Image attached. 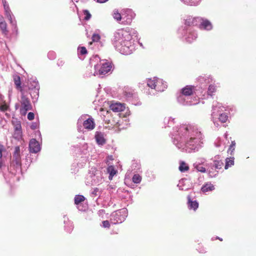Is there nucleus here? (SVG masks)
<instances>
[{"label": "nucleus", "instance_id": "1", "mask_svg": "<svg viewBox=\"0 0 256 256\" xmlns=\"http://www.w3.org/2000/svg\"><path fill=\"white\" fill-rule=\"evenodd\" d=\"M20 103V112L22 116H25L28 111L32 109V106L30 99L24 94H22Z\"/></svg>", "mask_w": 256, "mask_h": 256}, {"label": "nucleus", "instance_id": "2", "mask_svg": "<svg viewBox=\"0 0 256 256\" xmlns=\"http://www.w3.org/2000/svg\"><path fill=\"white\" fill-rule=\"evenodd\" d=\"M94 68L96 70L95 73L96 74H105L110 70L112 66L108 62H105L100 64V65H96Z\"/></svg>", "mask_w": 256, "mask_h": 256}, {"label": "nucleus", "instance_id": "3", "mask_svg": "<svg viewBox=\"0 0 256 256\" xmlns=\"http://www.w3.org/2000/svg\"><path fill=\"white\" fill-rule=\"evenodd\" d=\"M38 86V82L34 80H28L26 83L23 84V88L22 90V94H25L27 92H29L30 94V92L33 90H36Z\"/></svg>", "mask_w": 256, "mask_h": 256}, {"label": "nucleus", "instance_id": "4", "mask_svg": "<svg viewBox=\"0 0 256 256\" xmlns=\"http://www.w3.org/2000/svg\"><path fill=\"white\" fill-rule=\"evenodd\" d=\"M30 152L32 153H37L40 150V146L38 141L34 138L30 140L29 143Z\"/></svg>", "mask_w": 256, "mask_h": 256}, {"label": "nucleus", "instance_id": "5", "mask_svg": "<svg viewBox=\"0 0 256 256\" xmlns=\"http://www.w3.org/2000/svg\"><path fill=\"white\" fill-rule=\"evenodd\" d=\"M196 88L192 86H186L181 90V93L184 96H190L195 92Z\"/></svg>", "mask_w": 256, "mask_h": 256}, {"label": "nucleus", "instance_id": "6", "mask_svg": "<svg viewBox=\"0 0 256 256\" xmlns=\"http://www.w3.org/2000/svg\"><path fill=\"white\" fill-rule=\"evenodd\" d=\"M84 128L88 130H91L95 128V122L92 118H90L85 120L83 122Z\"/></svg>", "mask_w": 256, "mask_h": 256}, {"label": "nucleus", "instance_id": "7", "mask_svg": "<svg viewBox=\"0 0 256 256\" xmlns=\"http://www.w3.org/2000/svg\"><path fill=\"white\" fill-rule=\"evenodd\" d=\"M104 133L100 132H96L94 138L97 144L102 146L106 142V140L104 138Z\"/></svg>", "mask_w": 256, "mask_h": 256}, {"label": "nucleus", "instance_id": "8", "mask_svg": "<svg viewBox=\"0 0 256 256\" xmlns=\"http://www.w3.org/2000/svg\"><path fill=\"white\" fill-rule=\"evenodd\" d=\"M201 22L200 24L199 28L201 30H211L212 28L211 22L208 20L201 18Z\"/></svg>", "mask_w": 256, "mask_h": 256}, {"label": "nucleus", "instance_id": "9", "mask_svg": "<svg viewBox=\"0 0 256 256\" xmlns=\"http://www.w3.org/2000/svg\"><path fill=\"white\" fill-rule=\"evenodd\" d=\"M110 109L114 112H120L124 110L125 106L120 103L112 104L110 106Z\"/></svg>", "mask_w": 256, "mask_h": 256}, {"label": "nucleus", "instance_id": "10", "mask_svg": "<svg viewBox=\"0 0 256 256\" xmlns=\"http://www.w3.org/2000/svg\"><path fill=\"white\" fill-rule=\"evenodd\" d=\"M14 160L15 161L17 165H19L21 162V157L20 154V148L19 146H16L14 148V152L13 154Z\"/></svg>", "mask_w": 256, "mask_h": 256}, {"label": "nucleus", "instance_id": "11", "mask_svg": "<svg viewBox=\"0 0 256 256\" xmlns=\"http://www.w3.org/2000/svg\"><path fill=\"white\" fill-rule=\"evenodd\" d=\"M155 86V90L156 91L162 92L166 88L167 86L162 79L158 78Z\"/></svg>", "mask_w": 256, "mask_h": 256}, {"label": "nucleus", "instance_id": "12", "mask_svg": "<svg viewBox=\"0 0 256 256\" xmlns=\"http://www.w3.org/2000/svg\"><path fill=\"white\" fill-rule=\"evenodd\" d=\"M188 205L189 209L196 210L198 207V203L196 200L192 201L191 200L190 196H188Z\"/></svg>", "mask_w": 256, "mask_h": 256}, {"label": "nucleus", "instance_id": "13", "mask_svg": "<svg viewBox=\"0 0 256 256\" xmlns=\"http://www.w3.org/2000/svg\"><path fill=\"white\" fill-rule=\"evenodd\" d=\"M14 81L16 85V88L22 92V90L23 88V84L21 86L20 76L17 75L14 76Z\"/></svg>", "mask_w": 256, "mask_h": 256}, {"label": "nucleus", "instance_id": "14", "mask_svg": "<svg viewBox=\"0 0 256 256\" xmlns=\"http://www.w3.org/2000/svg\"><path fill=\"white\" fill-rule=\"evenodd\" d=\"M107 172L110 174L108 176L110 180H112L114 176L118 172V171L115 169L113 166H108L107 168Z\"/></svg>", "mask_w": 256, "mask_h": 256}, {"label": "nucleus", "instance_id": "15", "mask_svg": "<svg viewBox=\"0 0 256 256\" xmlns=\"http://www.w3.org/2000/svg\"><path fill=\"white\" fill-rule=\"evenodd\" d=\"M198 18L189 16L186 20L184 24L188 26H195L196 24V22H197V19Z\"/></svg>", "mask_w": 256, "mask_h": 256}, {"label": "nucleus", "instance_id": "16", "mask_svg": "<svg viewBox=\"0 0 256 256\" xmlns=\"http://www.w3.org/2000/svg\"><path fill=\"white\" fill-rule=\"evenodd\" d=\"M198 38V34L195 32H190L186 38V41L189 44H192Z\"/></svg>", "mask_w": 256, "mask_h": 256}, {"label": "nucleus", "instance_id": "17", "mask_svg": "<svg viewBox=\"0 0 256 256\" xmlns=\"http://www.w3.org/2000/svg\"><path fill=\"white\" fill-rule=\"evenodd\" d=\"M2 2L4 7L6 16L8 18H11V12L8 4L6 0H2Z\"/></svg>", "mask_w": 256, "mask_h": 256}, {"label": "nucleus", "instance_id": "18", "mask_svg": "<svg viewBox=\"0 0 256 256\" xmlns=\"http://www.w3.org/2000/svg\"><path fill=\"white\" fill-rule=\"evenodd\" d=\"M157 78H150L147 81V85L150 88L154 89L156 88L155 86L156 84V82L158 80Z\"/></svg>", "mask_w": 256, "mask_h": 256}, {"label": "nucleus", "instance_id": "19", "mask_svg": "<svg viewBox=\"0 0 256 256\" xmlns=\"http://www.w3.org/2000/svg\"><path fill=\"white\" fill-rule=\"evenodd\" d=\"M0 28L3 34H7V24L6 22L2 18H0Z\"/></svg>", "mask_w": 256, "mask_h": 256}, {"label": "nucleus", "instance_id": "20", "mask_svg": "<svg viewBox=\"0 0 256 256\" xmlns=\"http://www.w3.org/2000/svg\"><path fill=\"white\" fill-rule=\"evenodd\" d=\"M234 157L227 158L226 159V164L224 166V168L226 170L228 169L230 167L234 165Z\"/></svg>", "mask_w": 256, "mask_h": 256}, {"label": "nucleus", "instance_id": "21", "mask_svg": "<svg viewBox=\"0 0 256 256\" xmlns=\"http://www.w3.org/2000/svg\"><path fill=\"white\" fill-rule=\"evenodd\" d=\"M188 166L184 162H181L178 168V170L182 172H187L189 170Z\"/></svg>", "mask_w": 256, "mask_h": 256}, {"label": "nucleus", "instance_id": "22", "mask_svg": "<svg viewBox=\"0 0 256 256\" xmlns=\"http://www.w3.org/2000/svg\"><path fill=\"white\" fill-rule=\"evenodd\" d=\"M214 186L210 183L206 184L205 185L203 186L202 188V190L203 192H208L209 191H212L214 190Z\"/></svg>", "mask_w": 256, "mask_h": 256}, {"label": "nucleus", "instance_id": "23", "mask_svg": "<svg viewBox=\"0 0 256 256\" xmlns=\"http://www.w3.org/2000/svg\"><path fill=\"white\" fill-rule=\"evenodd\" d=\"M216 86L214 84H211L209 86L208 90V94L211 96L214 95V94L216 91Z\"/></svg>", "mask_w": 256, "mask_h": 256}, {"label": "nucleus", "instance_id": "24", "mask_svg": "<svg viewBox=\"0 0 256 256\" xmlns=\"http://www.w3.org/2000/svg\"><path fill=\"white\" fill-rule=\"evenodd\" d=\"M193 135L194 136H191L190 138V140L187 142L188 144H189L190 145L192 144V143L194 142V140L196 139V138H200L201 133L200 132L196 130L195 134Z\"/></svg>", "mask_w": 256, "mask_h": 256}, {"label": "nucleus", "instance_id": "25", "mask_svg": "<svg viewBox=\"0 0 256 256\" xmlns=\"http://www.w3.org/2000/svg\"><path fill=\"white\" fill-rule=\"evenodd\" d=\"M12 124L14 126V130H22L21 123L17 119L12 120Z\"/></svg>", "mask_w": 256, "mask_h": 256}, {"label": "nucleus", "instance_id": "26", "mask_svg": "<svg viewBox=\"0 0 256 256\" xmlns=\"http://www.w3.org/2000/svg\"><path fill=\"white\" fill-rule=\"evenodd\" d=\"M85 200V198L82 195H76L74 197V204L76 205L83 202Z\"/></svg>", "mask_w": 256, "mask_h": 256}, {"label": "nucleus", "instance_id": "27", "mask_svg": "<svg viewBox=\"0 0 256 256\" xmlns=\"http://www.w3.org/2000/svg\"><path fill=\"white\" fill-rule=\"evenodd\" d=\"M114 18L117 21H120L122 20L121 14L118 12V10H114L112 14Z\"/></svg>", "mask_w": 256, "mask_h": 256}, {"label": "nucleus", "instance_id": "28", "mask_svg": "<svg viewBox=\"0 0 256 256\" xmlns=\"http://www.w3.org/2000/svg\"><path fill=\"white\" fill-rule=\"evenodd\" d=\"M224 163L221 160H214V166L216 169L220 170L222 168Z\"/></svg>", "mask_w": 256, "mask_h": 256}, {"label": "nucleus", "instance_id": "29", "mask_svg": "<svg viewBox=\"0 0 256 256\" xmlns=\"http://www.w3.org/2000/svg\"><path fill=\"white\" fill-rule=\"evenodd\" d=\"M236 143L235 141H232L230 145V148L228 150V152H230V155H232L234 154V152L235 150Z\"/></svg>", "mask_w": 256, "mask_h": 256}, {"label": "nucleus", "instance_id": "30", "mask_svg": "<svg viewBox=\"0 0 256 256\" xmlns=\"http://www.w3.org/2000/svg\"><path fill=\"white\" fill-rule=\"evenodd\" d=\"M22 130H14V138L20 140L22 138Z\"/></svg>", "mask_w": 256, "mask_h": 256}, {"label": "nucleus", "instance_id": "31", "mask_svg": "<svg viewBox=\"0 0 256 256\" xmlns=\"http://www.w3.org/2000/svg\"><path fill=\"white\" fill-rule=\"evenodd\" d=\"M218 119L221 122H226L228 119V116L226 113H222L220 115Z\"/></svg>", "mask_w": 256, "mask_h": 256}, {"label": "nucleus", "instance_id": "32", "mask_svg": "<svg viewBox=\"0 0 256 256\" xmlns=\"http://www.w3.org/2000/svg\"><path fill=\"white\" fill-rule=\"evenodd\" d=\"M142 180V177L138 174H135L132 177V182L136 184H139Z\"/></svg>", "mask_w": 256, "mask_h": 256}, {"label": "nucleus", "instance_id": "33", "mask_svg": "<svg viewBox=\"0 0 256 256\" xmlns=\"http://www.w3.org/2000/svg\"><path fill=\"white\" fill-rule=\"evenodd\" d=\"M84 14L85 16L84 20H88L91 18V14L88 12V10H85L83 11Z\"/></svg>", "mask_w": 256, "mask_h": 256}, {"label": "nucleus", "instance_id": "34", "mask_svg": "<svg viewBox=\"0 0 256 256\" xmlns=\"http://www.w3.org/2000/svg\"><path fill=\"white\" fill-rule=\"evenodd\" d=\"M100 36L98 34H94L92 36V40L93 42H98L100 40Z\"/></svg>", "mask_w": 256, "mask_h": 256}, {"label": "nucleus", "instance_id": "35", "mask_svg": "<svg viewBox=\"0 0 256 256\" xmlns=\"http://www.w3.org/2000/svg\"><path fill=\"white\" fill-rule=\"evenodd\" d=\"M80 52L82 55L86 54L88 53V51L84 46L80 48Z\"/></svg>", "mask_w": 256, "mask_h": 256}, {"label": "nucleus", "instance_id": "36", "mask_svg": "<svg viewBox=\"0 0 256 256\" xmlns=\"http://www.w3.org/2000/svg\"><path fill=\"white\" fill-rule=\"evenodd\" d=\"M196 169L198 170V171L202 172H206V168L204 166H197L196 167Z\"/></svg>", "mask_w": 256, "mask_h": 256}, {"label": "nucleus", "instance_id": "37", "mask_svg": "<svg viewBox=\"0 0 256 256\" xmlns=\"http://www.w3.org/2000/svg\"><path fill=\"white\" fill-rule=\"evenodd\" d=\"M8 108V106L6 104H2L0 106V110L2 112H6Z\"/></svg>", "mask_w": 256, "mask_h": 256}, {"label": "nucleus", "instance_id": "38", "mask_svg": "<svg viewBox=\"0 0 256 256\" xmlns=\"http://www.w3.org/2000/svg\"><path fill=\"white\" fill-rule=\"evenodd\" d=\"M106 122L108 124H110L112 126H115L118 122H116L114 120V118H112L110 120H106Z\"/></svg>", "mask_w": 256, "mask_h": 256}, {"label": "nucleus", "instance_id": "39", "mask_svg": "<svg viewBox=\"0 0 256 256\" xmlns=\"http://www.w3.org/2000/svg\"><path fill=\"white\" fill-rule=\"evenodd\" d=\"M184 128L186 131H188L190 129V130H192L193 132H194V126H192L191 125L184 126Z\"/></svg>", "mask_w": 256, "mask_h": 256}, {"label": "nucleus", "instance_id": "40", "mask_svg": "<svg viewBox=\"0 0 256 256\" xmlns=\"http://www.w3.org/2000/svg\"><path fill=\"white\" fill-rule=\"evenodd\" d=\"M34 118V114L32 112H30L28 114V118L30 120H32Z\"/></svg>", "mask_w": 256, "mask_h": 256}, {"label": "nucleus", "instance_id": "41", "mask_svg": "<svg viewBox=\"0 0 256 256\" xmlns=\"http://www.w3.org/2000/svg\"><path fill=\"white\" fill-rule=\"evenodd\" d=\"M102 226L106 228H109L110 227V224L108 220H104L102 222Z\"/></svg>", "mask_w": 256, "mask_h": 256}, {"label": "nucleus", "instance_id": "42", "mask_svg": "<svg viewBox=\"0 0 256 256\" xmlns=\"http://www.w3.org/2000/svg\"><path fill=\"white\" fill-rule=\"evenodd\" d=\"M4 146L3 145H0V159L2 157V152L4 150Z\"/></svg>", "mask_w": 256, "mask_h": 256}, {"label": "nucleus", "instance_id": "43", "mask_svg": "<svg viewBox=\"0 0 256 256\" xmlns=\"http://www.w3.org/2000/svg\"><path fill=\"white\" fill-rule=\"evenodd\" d=\"M121 216L120 212H118L116 214L115 216L117 218L118 216Z\"/></svg>", "mask_w": 256, "mask_h": 256}, {"label": "nucleus", "instance_id": "44", "mask_svg": "<svg viewBox=\"0 0 256 256\" xmlns=\"http://www.w3.org/2000/svg\"><path fill=\"white\" fill-rule=\"evenodd\" d=\"M122 222V220L121 219H119V220H116V222H114V224L116 223H121Z\"/></svg>", "mask_w": 256, "mask_h": 256}, {"label": "nucleus", "instance_id": "45", "mask_svg": "<svg viewBox=\"0 0 256 256\" xmlns=\"http://www.w3.org/2000/svg\"><path fill=\"white\" fill-rule=\"evenodd\" d=\"M30 127H31V128L32 130H34L36 128V127L34 126H32Z\"/></svg>", "mask_w": 256, "mask_h": 256}, {"label": "nucleus", "instance_id": "46", "mask_svg": "<svg viewBox=\"0 0 256 256\" xmlns=\"http://www.w3.org/2000/svg\"><path fill=\"white\" fill-rule=\"evenodd\" d=\"M2 162L0 161V168H2Z\"/></svg>", "mask_w": 256, "mask_h": 256}, {"label": "nucleus", "instance_id": "47", "mask_svg": "<svg viewBox=\"0 0 256 256\" xmlns=\"http://www.w3.org/2000/svg\"><path fill=\"white\" fill-rule=\"evenodd\" d=\"M127 12H131V10H127Z\"/></svg>", "mask_w": 256, "mask_h": 256}, {"label": "nucleus", "instance_id": "48", "mask_svg": "<svg viewBox=\"0 0 256 256\" xmlns=\"http://www.w3.org/2000/svg\"><path fill=\"white\" fill-rule=\"evenodd\" d=\"M228 134H225V137L226 138H227Z\"/></svg>", "mask_w": 256, "mask_h": 256}, {"label": "nucleus", "instance_id": "49", "mask_svg": "<svg viewBox=\"0 0 256 256\" xmlns=\"http://www.w3.org/2000/svg\"><path fill=\"white\" fill-rule=\"evenodd\" d=\"M92 44V42H90V44Z\"/></svg>", "mask_w": 256, "mask_h": 256}, {"label": "nucleus", "instance_id": "50", "mask_svg": "<svg viewBox=\"0 0 256 256\" xmlns=\"http://www.w3.org/2000/svg\"><path fill=\"white\" fill-rule=\"evenodd\" d=\"M220 241H222V239L218 238Z\"/></svg>", "mask_w": 256, "mask_h": 256}, {"label": "nucleus", "instance_id": "51", "mask_svg": "<svg viewBox=\"0 0 256 256\" xmlns=\"http://www.w3.org/2000/svg\"><path fill=\"white\" fill-rule=\"evenodd\" d=\"M0 145H2V144H0Z\"/></svg>", "mask_w": 256, "mask_h": 256}]
</instances>
